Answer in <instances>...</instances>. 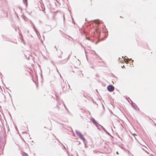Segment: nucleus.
<instances>
[{"label": "nucleus", "mask_w": 156, "mask_h": 156, "mask_svg": "<svg viewBox=\"0 0 156 156\" xmlns=\"http://www.w3.org/2000/svg\"><path fill=\"white\" fill-rule=\"evenodd\" d=\"M95 126H96L97 128L99 130H100V127L99 126H101V125H100L99 124H98V123H97L96 124H95Z\"/></svg>", "instance_id": "0eeeda50"}, {"label": "nucleus", "mask_w": 156, "mask_h": 156, "mask_svg": "<svg viewBox=\"0 0 156 156\" xmlns=\"http://www.w3.org/2000/svg\"><path fill=\"white\" fill-rule=\"evenodd\" d=\"M62 105H63L64 106V107L67 110V109L66 108L65 105L63 104V102L62 101H61L59 103H58V104L57 105L56 107L57 108H58V109H59L60 108V107H59V105H62Z\"/></svg>", "instance_id": "20e7f679"}, {"label": "nucleus", "mask_w": 156, "mask_h": 156, "mask_svg": "<svg viewBox=\"0 0 156 156\" xmlns=\"http://www.w3.org/2000/svg\"><path fill=\"white\" fill-rule=\"evenodd\" d=\"M26 58L27 59H28V60L30 58L29 57H28V58H27V57H26Z\"/></svg>", "instance_id": "4468645a"}, {"label": "nucleus", "mask_w": 156, "mask_h": 156, "mask_svg": "<svg viewBox=\"0 0 156 156\" xmlns=\"http://www.w3.org/2000/svg\"><path fill=\"white\" fill-rule=\"evenodd\" d=\"M82 76H83V74H82Z\"/></svg>", "instance_id": "6ab92c4d"}, {"label": "nucleus", "mask_w": 156, "mask_h": 156, "mask_svg": "<svg viewBox=\"0 0 156 156\" xmlns=\"http://www.w3.org/2000/svg\"><path fill=\"white\" fill-rule=\"evenodd\" d=\"M132 106L135 109H136L137 108V106L134 103L132 104Z\"/></svg>", "instance_id": "423d86ee"}, {"label": "nucleus", "mask_w": 156, "mask_h": 156, "mask_svg": "<svg viewBox=\"0 0 156 156\" xmlns=\"http://www.w3.org/2000/svg\"><path fill=\"white\" fill-rule=\"evenodd\" d=\"M107 88L108 91L112 92L114 90L115 88L112 85H109L107 87Z\"/></svg>", "instance_id": "7ed1b4c3"}, {"label": "nucleus", "mask_w": 156, "mask_h": 156, "mask_svg": "<svg viewBox=\"0 0 156 156\" xmlns=\"http://www.w3.org/2000/svg\"><path fill=\"white\" fill-rule=\"evenodd\" d=\"M120 59H121V58H119L118 61H119V60H120Z\"/></svg>", "instance_id": "dca6fc26"}, {"label": "nucleus", "mask_w": 156, "mask_h": 156, "mask_svg": "<svg viewBox=\"0 0 156 156\" xmlns=\"http://www.w3.org/2000/svg\"><path fill=\"white\" fill-rule=\"evenodd\" d=\"M27 0H23V2L24 3L26 4V5H27Z\"/></svg>", "instance_id": "6e6552de"}, {"label": "nucleus", "mask_w": 156, "mask_h": 156, "mask_svg": "<svg viewBox=\"0 0 156 156\" xmlns=\"http://www.w3.org/2000/svg\"><path fill=\"white\" fill-rule=\"evenodd\" d=\"M101 126V128H102V129H103L104 131H105V129L104 128V127H103V126Z\"/></svg>", "instance_id": "9b49d317"}, {"label": "nucleus", "mask_w": 156, "mask_h": 156, "mask_svg": "<svg viewBox=\"0 0 156 156\" xmlns=\"http://www.w3.org/2000/svg\"><path fill=\"white\" fill-rule=\"evenodd\" d=\"M75 132L76 133V134L77 135L80 137V138L82 140H83V142L84 144H85V145H86V140L85 138L83 137V135L81 133L77 130H76L75 131Z\"/></svg>", "instance_id": "f257e3e1"}, {"label": "nucleus", "mask_w": 156, "mask_h": 156, "mask_svg": "<svg viewBox=\"0 0 156 156\" xmlns=\"http://www.w3.org/2000/svg\"><path fill=\"white\" fill-rule=\"evenodd\" d=\"M86 58H87V55H86Z\"/></svg>", "instance_id": "a211bd4d"}, {"label": "nucleus", "mask_w": 156, "mask_h": 156, "mask_svg": "<svg viewBox=\"0 0 156 156\" xmlns=\"http://www.w3.org/2000/svg\"><path fill=\"white\" fill-rule=\"evenodd\" d=\"M143 149H144L146 152L149 154V153L147 152L145 150H144V148H143Z\"/></svg>", "instance_id": "ddd939ff"}, {"label": "nucleus", "mask_w": 156, "mask_h": 156, "mask_svg": "<svg viewBox=\"0 0 156 156\" xmlns=\"http://www.w3.org/2000/svg\"><path fill=\"white\" fill-rule=\"evenodd\" d=\"M105 131V133H107V134H108V135H110V133L108 132L106 130H105L104 131Z\"/></svg>", "instance_id": "9d476101"}, {"label": "nucleus", "mask_w": 156, "mask_h": 156, "mask_svg": "<svg viewBox=\"0 0 156 156\" xmlns=\"http://www.w3.org/2000/svg\"><path fill=\"white\" fill-rule=\"evenodd\" d=\"M90 120L93 122V123L94 124H95L97 123L95 120V119L93 118H91L90 119Z\"/></svg>", "instance_id": "39448f33"}, {"label": "nucleus", "mask_w": 156, "mask_h": 156, "mask_svg": "<svg viewBox=\"0 0 156 156\" xmlns=\"http://www.w3.org/2000/svg\"><path fill=\"white\" fill-rule=\"evenodd\" d=\"M128 60H129V61H130V60H132V62H133V60H132V59H131H131H129V58H128Z\"/></svg>", "instance_id": "f8f14e48"}, {"label": "nucleus", "mask_w": 156, "mask_h": 156, "mask_svg": "<svg viewBox=\"0 0 156 156\" xmlns=\"http://www.w3.org/2000/svg\"><path fill=\"white\" fill-rule=\"evenodd\" d=\"M87 142L86 141V144H87ZM84 145H85V147H86V145H86V146L85 145V144H84Z\"/></svg>", "instance_id": "2eb2a0df"}, {"label": "nucleus", "mask_w": 156, "mask_h": 156, "mask_svg": "<svg viewBox=\"0 0 156 156\" xmlns=\"http://www.w3.org/2000/svg\"><path fill=\"white\" fill-rule=\"evenodd\" d=\"M61 86L63 90V91H65L67 87V85L66 83L63 82L61 83Z\"/></svg>", "instance_id": "f03ea898"}, {"label": "nucleus", "mask_w": 156, "mask_h": 156, "mask_svg": "<svg viewBox=\"0 0 156 156\" xmlns=\"http://www.w3.org/2000/svg\"><path fill=\"white\" fill-rule=\"evenodd\" d=\"M116 154H119V153H118V152H117H117H116Z\"/></svg>", "instance_id": "f3484780"}, {"label": "nucleus", "mask_w": 156, "mask_h": 156, "mask_svg": "<svg viewBox=\"0 0 156 156\" xmlns=\"http://www.w3.org/2000/svg\"><path fill=\"white\" fill-rule=\"evenodd\" d=\"M30 23H31V24L33 26V27H34V29L35 30L36 28H35V26H34L33 23L31 21H30Z\"/></svg>", "instance_id": "1a4fd4ad"}]
</instances>
